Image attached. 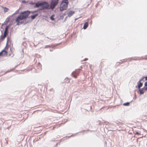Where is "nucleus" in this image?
<instances>
[{
  "mask_svg": "<svg viewBox=\"0 0 147 147\" xmlns=\"http://www.w3.org/2000/svg\"><path fill=\"white\" fill-rule=\"evenodd\" d=\"M129 105V102H127L125 103H124L123 104V105L124 106H128Z\"/></svg>",
  "mask_w": 147,
  "mask_h": 147,
  "instance_id": "13",
  "label": "nucleus"
},
{
  "mask_svg": "<svg viewBox=\"0 0 147 147\" xmlns=\"http://www.w3.org/2000/svg\"><path fill=\"white\" fill-rule=\"evenodd\" d=\"M8 27H9L8 26H7L6 27L5 29V31L4 32L3 36H2V37H1V38L2 39L4 38L6 36L7 34V31H8Z\"/></svg>",
  "mask_w": 147,
  "mask_h": 147,
  "instance_id": "5",
  "label": "nucleus"
},
{
  "mask_svg": "<svg viewBox=\"0 0 147 147\" xmlns=\"http://www.w3.org/2000/svg\"><path fill=\"white\" fill-rule=\"evenodd\" d=\"M144 78V77H143L142 78H141L140 79V80L139 81H140V82H141V81Z\"/></svg>",
  "mask_w": 147,
  "mask_h": 147,
  "instance_id": "20",
  "label": "nucleus"
},
{
  "mask_svg": "<svg viewBox=\"0 0 147 147\" xmlns=\"http://www.w3.org/2000/svg\"><path fill=\"white\" fill-rule=\"evenodd\" d=\"M54 16V15H53L50 17V19L52 20H55V19L53 18Z\"/></svg>",
  "mask_w": 147,
  "mask_h": 147,
  "instance_id": "14",
  "label": "nucleus"
},
{
  "mask_svg": "<svg viewBox=\"0 0 147 147\" xmlns=\"http://www.w3.org/2000/svg\"><path fill=\"white\" fill-rule=\"evenodd\" d=\"M14 21L15 22V20L14 19H13L12 20V21L10 22V24H12L13 23V22Z\"/></svg>",
  "mask_w": 147,
  "mask_h": 147,
  "instance_id": "16",
  "label": "nucleus"
},
{
  "mask_svg": "<svg viewBox=\"0 0 147 147\" xmlns=\"http://www.w3.org/2000/svg\"><path fill=\"white\" fill-rule=\"evenodd\" d=\"M143 88L144 91H146L147 90V88L146 87H144Z\"/></svg>",
  "mask_w": 147,
  "mask_h": 147,
  "instance_id": "18",
  "label": "nucleus"
},
{
  "mask_svg": "<svg viewBox=\"0 0 147 147\" xmlns=\"http://www.w3.org/2000/svg\"><path fill=\"white\" fill-rule=\"evenodd\" d=\"M145 80H147V76L145 77Z\"/></svg>",
  "mask_w": 147,
  "mask_h": 147,
  "instance_id": "24",
  "label": "nucleus"
},
{
  "mask_svg": "<svg viewBox=\"0 0 147 147\" xmlns=\"http://www.w3.org/2000/svg\"><path fill=\"white\" fill-rule=\"evenodd\" d=\"M47 47H49V46H47L45 47V48H46Z\"/></svg>",
  "mask_w": 147,
  "mask_h": 147,
  "instance_id": "26",
  "label": "nucleus"
},
{
  "mask_svg": "<svg viewBox=\"0 0 147 147\" xmlns=\"http://www.w3.org/2000/svg\"><path fill=\"white\" fill-rule=\"evenodd\" d=\"M2 51L3 52L2 53L3 56H4L6 55H7V52L5 50V49L3 50Z\"/></svg>",
  "mask_w": 147,
  "mask_h": 147,
  "instance_id": "10",
  "label": "nucleus"
},
{
  "mask_svg": "<svg viewBox=\"0 0 147 147\" xmlns=\"http://www.w3.org/2000/svg\"><path fill=\"white\" fill-rule=\"evenodd\" d=\"M137 84L138 87L139 89H140L143 85V83L141 82H140V81H138V82Z\"/></svg>",
  "mask_w": 147,
  "mask_h": 147,
  "instance_id": "7",
  "label": "nucleus"
},
{
  "mask_svg": "<svg viewBox=\"0 0 147 147\" xmlns=\"http://www.w3.org/2000/svg\"><path fill=\"white\" fill-rule=\"evenodd\" d=\"M68 2V0H63L62 1L59 8L60 11H62L67 9Z\"/></svg>",
  "mask_w": 147,
  "mask_h": 147,
  "instance_id": "3",
  "label": "nucleus"
},
{
  "mask_svg": "<svg viewBox=\"0 0 147 147\" xmlns=\"http://www.w3.org/2000/svg\"><path fill=\"white\" fill-rule=\"evenodd\" d=\"M75 13V12L73 11H70L67 14L68 16L70 17Z\"/></svg>",
  "mask_w": 147,
  "mask_h": 147,
  "instance_id": "6",
  "label": "nucleus"
},
{
  "mask_svg": "<svg viewBox=\"0 0 147 147\" xmlns=\"http://www.w3.org/2000/svg\"><path fill=\"white\" fill-rule=\"evenodd\" d=\"M2 52H3L2 51H1L0 52V56H3V54L2 53Z\"/></svg>",
  "mask_w": 147,
  "mask_h": 147,
  "instance_id": "19",
  "label": "nucleus"
},
{
  "mask_svg": "<svg viewBox=\"0 0 147 147\" xmlns=\"http://www.w3.org/2000/svg\"><path fill=\"white\" fill-rule=\"evenodd\" d=\"M8 38H7V43L8 42Z\"/></svg>",
  "mask_w": 147,
  "mask_h": 147,
  "instance_id": "25",
  "label": "nucleus"
},
{
  "mask_svg": "<svg viewBox=\"0 0 147 147\" xmlns=\"http://www.w3.org/2000/svg\"><path fill=\"white\" fill-rule=\"evenodd\" d=\"M49 5L48 3L46 2L43 1L42 2H38L35 3L34 7L37 8L41 7L40 10L47 9H49Z\"/></svg>",
  "mask_w": 147,
  "mask_h": 147,
  "instance_id": "2",
  "label": "nucleus"
},
{
  "mask_svg": "<svg viewBox=\"0 0 147 147\" xmlns=\"http://www.w3.org/2000/svg\"><path fill=\"white\" fill-rule=\"evenodd\" d=\"M88 26V22H85L84 24L83 28L84 29H86L87 27Z\"/></svg>",
  "mask_w": 147,
  "mask_h": 147,
  "instance_id": "8",
  "label": "nucleus"
},
{
  "mask_svg": "<svg viewBox=\"0 0 147 147\" xmlns=\"http://www.w3.org/2000/svg\"><path fill=\"white\" fill-rule=\"evenodd\" d=\"M33 3V2H31L30 3V4L31 5H34V4H35V3Z\"/></svg>",
  "mask_w": 147,
  "mask_h": 147,
  "instance_id": "22",
  "label": "nucleus"
},
{
  "mask_svg": "<svg viewBox=\"0 0 147 147\" xmlns=\"http://www.w3.org/2000/svg\"><path fill=\"white\" fill-rule=\"evenodd\" d=\"M4 11L5 12H6L7 11H8V9L6 7H4Z\"/></svg>",
  "mask_w": 147,
  "mask_h": 147,
  "instance_id": "15",
  "label": "nucleus"
},
{
  "mask_svg": "<svg viewBox=\"0 0 147 147\" xmlns=\"http://www.w3.org/2000/svg\"><path fill=\"white\" fill-rule=\"evenodd\" d=\"M136 134H137V135H140V134L139 132H136Z\"/></svg>",
  "mask_w": 147,
  "mask_h": 147,
  "instance_id": "23",
  "label": "nucleus"
},
{
  "mask_svg": "<svg viewBox=\"0 0 147 147\" xmlns=\"http://www.w3.org/2000/svg\"><path fill=\"white\" fill-rule=\"evenodd\" d=\"M74 77L75 78H76V77L75 76H74Z\"/></svg>",
  "mask_w": 147,
  "mask_h": 147,
  "instance_id": "27",
  "label": "nucleus"
},
{
  "mask_svg": "<svg viewBox=\"0 0 147 147\" xmlns=\"http://www.w3.org/2000/svg\"><path fill=\"white\" fill-rule=\"evenodd\" d=\"M59 0H51L50 3V8L53 10L57 6Z\"/></svg>",
  "mask_w": 147,
  "mask_h": 147,
  "instance_id": "4",
  "label": "nucleus"
},
{
  "mask_svg": "<svg viewBox=\"0 0 147 147\" xmlns=\"http://www.w3.org/2000/svg\"><path fill=\"white\" fill-rule=\"evenodd\" d=\"M19 10L18 9V10H17L15 12V13H13V14H12V15H15V14H18L19 13Z\"/></svg>",
  "mask_w": 147,
  "mask_h": 147,
  "instance_id": "12",
  "label": "nucleus"
},
{
  "mask_svg": "<svg viewBox=\"0 0 147 147\" xmlns=\"http://www.w3.org/2000/svg\"><path fill=\"white\" fill-rule=\"evenodd\" d=\"M21 2L22 3H26V2L25 0H22L21 1Z\"/></svg>",
  "mask_w": 147,
  "mask_h": 147,
  "instance_id": "17",
  "label": "nucleus"
},
{
  "mask_svg": "<svg viewBox=\"0 0 147 147\" xmlns=\"http://www.w3.org/2000/svg\"><path fill=\"white\" fill-rule=\"evenodd\" d=\"M144 86H147V81L146 82L144 83Z\"/></svg>",
  "mask_w": 147,
  "mask_h": 147,
  "instance_id": "21",
  "label": "nucleus"
},
{
  "mask_svg": "<svg viewBox=\"0 0 147 147\" xmlns=\"http://www.w3.org/2000/svg\"><path fill=\"white\" fill-rule=\"evenodd\" d=\"M38 15V14H36L32 16H31V18L32 19H34L35 17Z\"/></svg>",
  "mask_w": 147,
  "mask_h": 147,
  "instance_id": "11",
  "label": "nucleus"
},
{
  "mask_svg": "<svg viewBox=\"0 0 147 147\" xmlns=\"http://www.w3.org/2000/svg\"><path fill=\"white\" fill-rule=\"evenodd\" d=\"M30 13L29 11H26L20 13L16 19V21L17 22V25H19L22 23V20L28 17Z\"/></svg>",
  "mask_w": 147,
  "mask_h": 147,
  "instance_id": "1",
  "label": "nucleus"
},
{
  "mask_svg": "<svg viewBox=\"0 0 147 147\" xmlns=\"http://www.w3.org/2000/svg\"><path fill=\"white\" fill-rule=\"evenodd\" d=\"M144 90L143 88L139 89V91L140 92V94H142L144 93Z\"/></svg>",
  "mask_w": 147,
  "mask_h": 147,
  "instance_id": "9",
  "label": "nucleus"
}]
</instances>
